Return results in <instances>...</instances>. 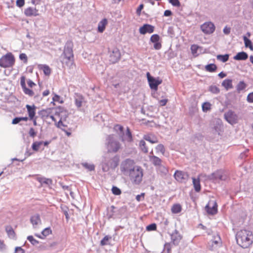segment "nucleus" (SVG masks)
<instances>
[{"instance_id":"obj_1","label":"nucleus","mask_w":253,"mask_h":253,"mask_svg":"<svg viewBox=\"0 0 253 253\" xmlns=\"http://www.w3.org/2000/svg\"><path fill=\"white\" fill-rule=\"evenodd\" d=\"M252 232L247 230L239 231L236 236L237 243L243 248L249 247L253 243Z\"/></svg>"},{"instance_id":"obj_2","label":"nucleus","mask_w":253,"mask_h":253,"mask_svg":"<svg viewBox=\"0 0 253 253\" xmlns=\"http://www.w3.org/2000/svg\"><path fill=\"white\" fill-rule=\"evenodd\" d=\"M133 184H139L142 181L143 169L141 167L137 166L127 174Z\"/></svg>"},{"instance_id":"obj_3","label":"nucleus","mask_w":253,"mask_h":253,"mask_svg":"<svg viewBox=\"0 0 253 253\" xmlns=\"http://www.w3.org/2000/svg\"><path fill=\"white\" fill-rule=\"evenodd\" d=\"M15 62L14 56L11 52H8L0 58V67L4 68H10Z\"/></svg>"},{"instance_id":"obj_4","label":"nucleus","mask_w":253,"mask_h":253,"mask_svg":"<svg viewBox=\"0 0 253 253\" xmlns=\"http://www.w3.org/2000/svg\"><path fill=\"white\" fill-rule=\"evenodd\" d=\"M107 140V149L108 152L116 153L121 148L120 143L114 140L113 135H109Z\"/></svg>"},{"instance_id":"obj_5","label":"nucleus","mask_w":253,"mask_h":253,"mask_svg":"<svg viewBox=\"0 0 253 253\" xmlns=\"http://www.w3.org/2000/svg\"><path fill=\"white\" fill-rule=\"evenodd\" d=\"M136 167L133 160L127 159L122 163L121 169L125 174L127 175Z\"/></svg>"},{"instance_id":"obj_6","label":"nucleus","mask_w":253,"mask_h":253,"mask_svg":"<svg viewBox=\"0 0 253 253\" xmlns=\"http://www.w3.org/2000/svg\"><path fill=\"white\" fill-rule=\"evenodd\" d=\"M120 161L119 157L115 156L111 159L107 163H105L102 165V169L104 171H107L110 169H114L119 165Z\"/></svg>"},{"instance_id":"obj_7","label":"nucleus","mask_w":253,"mask_h":253,"mask_svg":"<svg viewBox=\"0 0 253 253\" xmlns=\"http://www.w3.org/2000/svg\"><path fill=\"white\" fill-rule=\"evenodd\" d=\"M205 210L209 214L214 215L217 212V204L215 200H210L205 207Z\"/></svg>"},{"instance_id":"obj_8","label":"nucleus","mask_w":253,"mask_h":253,"mask_svg":"<svg viewBox=\"0 0 253 253\" xmlns=\"http://www.w3.org/2000/svg\"><path fill=\"white\" fill-rule=\"evenodd\" d=\"M146 75L150 87L152 89L157 90L158 89V85L162 83V80L155 79L153 77L151 76L149 72L147 73Z\"/></svg>"},{"instance_id":"obj_9","label":"nucleus","mask_w":253,"mask_h":253,"mask_svg":"<svg viewBox=\"0 0 253 253\" xmlns=\"http://www.w3.org/2000/svg\"><path fill=\"white\" fill-rule=\"evenodd\" d=\"M201 30L206 34H211L215 31V26L211 22L204 23L201 26Z\"/></svg>"},{"instance_id":"obj_10","label":"nucleus","mask_w":253,"mask_h":253,"mask_svg":"<svg viewBox=\"0 0 253 253\" xmlns=\"http://www.w3.org/2000/svg\"><path fill=\"white\" fill-rule=\"evenodd\" d=\"M175 179L181 183H185L189 178V175L187 173L180 170H176L174 174Z\"/></svg>"},{"instance_id":"obj_11","label":"nucleus","mask_w":253,"mask_h":253,"mask_svg":"<svg viewBox=\"0 0 253 253\" xmlns=\"http://www.w3.org/2000/svg\"><path fill=\"white\" fill-rule=\"evenodd\" d=\"M55 109L54 108H46L45 109H43L41 110L40 112V114L42 116V118L45 119L50 118L52 119L53 121L56 123L57 120L55 118V117L53 115L52 112Z\"/></svg>"},{"instance_id":"obj_12","label":"nucleus","mask_w":253,"mask_h":253,"mask_svg":"<svg viewBox=\"0 0 253 253\" xmlns=\"http://www.w3.org/2000/svg\"><path fill=\"white\" fill-rule=\"evenodd\" d=\"M26 78L25 76H21L20 78V84L22 88L24 93L29 95V96H33L34 95V91L26 87Z\"/></svg>"},{"instance_id":"obj_13","label":"nucleus","mask_w":253,"mask_h":253,"mask_svg":"<svg viewBox=\"0 0 253 253\" xmlns=\"http://www.w3.org/2000/svg\"><path fill=\"white\" fill-rule=\"evenodd\" d=\"M225 178L226 175L224 174V172L221 170L216 171L210 176V179L213 181L224 180Z\"/></svg>"},{"instance_id":"obj_14","label":"nucleus","mask_w":253,"mask_h":253,"mask_svg":"<svg viewBox=\"0 0 253 253\" xmlns=\"http://www.w3.org/2000/svg\"><path fill=\"white\" fill-rule=\"evenodd\" d=\"M154 26L150 24H145L140 27L139 31L142 35H145L146 33L151 34L154 31Z\"/></svg>"},{"instance_id":"obj_15","label":"nucleus","mask_w":253,"mask_h":253,"mask_svg":"<svg viewBox=\"0 0 253 253\" xmlns=\"http://www.w3.org/2000/svg\"><path fill=\"white\" fill-rule=\"evenodd\" d=\"M225 118L226 121L231 124L236 123L238 120L237 116L231 111L227 112L225 114Z\"/></svg>"},{"instance_id":"obj_16","label":"nucleus","mask_w":253,"mask_h":253,"mask_svg":"<svg viewBox=\"0 0 253 253\" xmlns=\"http://www.w3.org/2000/svg\"><path fill=\"white\" fill-rule=\"evenodd\" d=\"M121 58V52L118 48H115L113 50L110 55V61L112 63L117 62Z\"/></svg>"},{"instance_id":"obj_17","label":"nucleus","mask_w":253,"mask_h":253,"mask_svg":"<svg viewBox=\"0 0 253 253\" xmlns=\"http://www.w3.org/2000/svg\"><path fill=\"white\" fill-rule=\"evenodd\" d=\"M74 99L75 105L78 108L81 107L82 106L83 103L85 102L84 97L82 94L80 93H75Z\"/></svg>"},{"instance_id":"obj_18","label":"nucleus","mask_w":253,"mask_h":253,"mask_svg":"<svg viewBox=\"0 0 253 253\" xmlns=\"http://www.w3.org/2000/svg\"><path fill=\"white\" fill-rule=\"evenodd\" d=\"M182 238V236L177 231L172 233L171 235V242L174 245H178Z\"/></svg>"},{"instance_id":"obj_19","label":"nucleus","mask_w":253,"mask_h":253,"mask_svg":"<svg viewBox=\"0 0 253 253\" xmlns=\"http://www.w3.org/2000/svg\"><path fill=\"white\" fill-rule=\"evenodd\" d=\"M24 14L26 16H37L39 15L38 10L36 8L29 7L25 9Z\"/></svg>"},{"instance_id":"obj_20","label":"nucleus","mask_w":253,"mask_h":253,"mask_svg":"<svg viewBox=\"0 0 253 253\" xmlns=\"http://www.w3.org/2000/svg\"><path fill=\"white\" fill-rule=\"evenodd\" d=\"M26 107L27 109L29 119L33 120L34 118L36 117V106L34 105H33L32 106L30 105H26Z\"/></svg>"},{"instance_id":"obj_21","label":"nucleus","mask_w":253,"mask_h":253,"mask_svg":"<svg viewBox=\"0 0 253 253\" xmlns=\"http://www.w3.org/2000/svg\"><path fill=\"white\" fill-rule=\"evenodd\" d=\"M143 138L146 141H148L152 144L157 143L158 142V139L157 137L155 135L152 134L145 135L143 136Z\"/></svg>"},{"instance_id":"obj_22","label":"nucleus","mask_w":253,"mask_h":253,"mask_svg":"<svg viewBox=\"0 0 253 253\" xmlns=\"http://www.w3.org/2000/svg\"><path fill=\"white\" fill-rule=\"evenodd\" d=\"M31 222L34 227L41 223V220L39 214H36L32 216L30 219Z\"/></svg>"},{"instance_id":"obj_23","label":"nucleus","mask_w":253,"mask_h":253,"mask_svg":"<svg viewBox=\"0 0 253 253\" xmlns=\"http://www.w3.org/2000/svg\"><path fill=\"white\" fill-rule=\"evenodd\" d=\"M108 22L106 18L102 19L98 25V31L100 33H102L105 29L106 26L107 25Z\"/></svg>"},{"instance_id":"obj_24","label":"nucleus","mask_w":253,"mask_h":253,"mask_svg":"<svg viewBox=\"0 0 253 253\" xmlns=\"http://www.w3.org/2000/svg\"><path fill=\"white\" fill-rule=\"evenodd\" d=\"M248 57L247 53L245 52H240L238 53L234 57V59L236 60H245Z\"/></svg>"},{"instance_id":"obj_25","label":"nucleus","mask_w":253,"mask_h":253,"mask_svg":"<svg viewBox=\"0 0 253 253\" xmlns=\"http://www.w3.org/2000/svg\"><path fill=\"white\" fill-rule=\"evenodd\" d=\"M62 62L63 64L71 68L74 63V58H68L67 57L63 56Z\"/></svg>"},{"instance_id":"obj_26","label":"nucleus","mask_w":253,"mask_h":253,"mask_svg":"<svg viewBox=\"0 0 253 253\" xmlns=\"http://www.w3.org/2000/svg\"><path fill=\"white\" fill-rule=\"evenodd\" d=\"M222 85L228 90L229 89L233 88L232 81L230 79L224 80L222 83Z\"/></svg>"},{"instance_id":"obj_27","label":"nucleus","mask_w":253,"mask_h":253,"mask_svg":"<svg viewBox=\"0 0 253 253\" xmlns=\"http://www.w3.org/2000/svg\"><path fill=\"white\" fill-rule=\"evenodd\" d=\"M150 162L155 166H160L162 163V160L157 156H150L149 157Z\"/></svg>"},{"instance_id":"obj_28","label":"nucleus","mask_w":253,"mask_h":253,"mask_svg":"<svg viewBox=\"0 0 253 253\" xmlns=\"http://www.w3.org/2000/svg\"><path fill=\"white\" fill-rule=\"evenodd\" d=\"M63 56L67 57L68 58H74V54L72 49L69 47L65 48L63 52Z\"/></svg>"},{"instance_id":"obj_29","label":"nucleus","mask_w":253,"mask_h":253,"mask_svg":"<svg viewBox=\"0 0 253 253\" xmlns=\"http://www.w3.org/2000/svg\"><path fill=\"white\" fill-rule=\"evenodd\" d=\"M193 184L194 189L196 192H199L201 190V185L200 179L199 178H192Z\"/></svg>"},{"instance_id":"obj_30","label":"nucleus","mask_w":253,"mask_h":253,"mask_svg":"<svg viewBox=\"0 0 253 253\" xmlns=\"http://www.w3.org/2000/svg\"><path fill=\"white\" fill-rule=\"evenodd\" d=\"M39 68L43 71L46 76H49L51 74V70L47 65H41Z\"/></svg>"},{"instance_id":"obj_31","label":"nucleus","mask_w":253,"mask_h":253,"mask_svg":"<svg viewBox=\"0 0 253 253\" xmlns=\"http://www.w3.org/2000/svg\"><path fill=\"white\" fill-rule=\"evenodd\" d=\"M182 210L181 206L179 204H174L171 209V212L173 213H179Z\"/></svg>"},{"instance_id":"obj_32","label":"nucleus","mask_w":253,"mask_h":253,"mask_svg":"<svg viewBox=\"0 0 253 253\" xmlns=\"http://www.w3.org/2000/svg\"><path fill=\"white\" fill-rule=\"evenodd\" d=\"M139 146L140 149L143 153H148V149L147 147L146 146V144L144 140H141L140 141Z\"/></svg>"},{"instance_id":"obj_33","label":"nucleus","mask_w":253,"mask_h":253,"mask_svg":"<svg viewBox=\"0 0 253 253\" xmlns=\"http://www.w3.org/2000/svg\"><path fill=\"white\" fill-rule=\"evenodd\" d=\"M217 69V66L214 64H210L205 66V70L209 72H215Z\"/></svg>"},{"instance_id":"obj_34","label":"nucleus","mask_w":253,"mask_h":253,"mask_svg":"<svg viewBox=\"0 0 253 253\" xmlns=\"http://www.w3.org/2000/svg\"><path fill=\"white\" fill-rule=\"evenodd\" d=\"M42 141L34 142L32 145V149L35 151H39L41 146L42 144Z\"/></svg>"},{"instance_id":"obj_35","label":"nucleus","mask_w":253,"mask_h":253,"mask_svg":"<svg viewBox=\"0 0 253 253\" xmlns=\"http://www.w3.org/2000/svg\"><path fill=\"white\" fill-rule=\"evenodd\" d=\"M246 86V84L243 81H241L237 84L236 89L237 91L239 93L241 92V91L245 89Z\"/></svg>"},{"instance_id":"obj_36","label":"nucleus","mask_w":253,"mask_h":253,"mask_svg":"<svg viewBox=\"0 0 253 253\" xmlns=\"http://www.w3.org/2000/svg\"><path fill=\"white\" fill-rule=\"evenodd\" d=\"M112 237L110 236L106 235L105 236L103 239L100 242V245L102 246H104L107 245L109 244V241L111 240Z\"/></svg>"},{"instance_id":"obj_37","label":"nucleus","mask_w":253,"mask_h":253,"mask_svg":"<svg viewBox=\"0 0 253 253\" xmlns=\"http://www.w3.org/2000/svg\"><path fill=\"white\" fill-rule=\"evenodd\" d=\"M244 40L245 46L247 47H249L251 50H253V46L251 41L245 36L244 37Z\"/></svg>"},{"instance_id":"obj_38","label":"nucleus","mask_w":253,"mask_h":253,"mask_svg":"<svg viewBox=\"0 0 253 253\" xmlns=\"http://www.w3.org/2000/svg\"><path fill=\"white\" fill-rule=\"evenodd\" d=\"M221 243V239L218 235L214 236V239L212 241L211 245L213 247L214 245H218Z\"/></svg>"},{"instance_id":"obj_39","label":"nucleus","mask_w":253,"mask_h":253,"mask_svg":"<svg viewBox=\"0 0 253 253\" xmlns=\"http://www.w3.org/2000/svg\"><path fill=\"white\" fill-rule=\"evenodd\" d=\"M217 60H220L223 62H225L228 61L229 59V55L228 54L218 55L217 56Z\"/></svg>"},{"instance_id":"obj_40","label":"nucleus","mask_w":253,"mask_h":253,"mask_svg":"<svg viewBox=\"0 0 253 253\" xmlns=\"http://www.w3.org/2000/svg\"><path fill=\"white\" fill-rule=\"evenodd\" d=\"M202 109L204 112H207L211 109V104L209 102H205L202 105Z\"/></svg>"},{"instance_id":"obj_41","label":"nucleus","mask_w":253,"mask_h":253,"mask_svg":"<svg viewBox=\"0 0 253 253\" xmlns=\"http://www.w3.org/2000/svg\"><path fill=\"white\" fill-rule=\"evenodd\" d=\"M126 135V141H127L128 142H131L132 141V136L131 133L130 131V129L128 127H127Z\"/></svg>"},{"instance_id":"obj_42","label":"nucleus","mask_w":253,"mask_h":253,"mask_svg":"<svg viewBox=\"0 0 253 253\" xmlns=\"http://www.w3.org/2000/svg\"><path fill=\"white\" fill-rule=\"evenodd\" d=\"M156 149L157 153L160 152L163 155L165 154V148L163 144H159L156 147Z\"/></svg>"},{"instance_id":"obj_43","label":"nucleus","mask_w":253,"mask_h":253,"mask_svg":"<svg viewBox=\"0 0 253 253\" xmlns=\"http://www.w3.org/2000/svg\"><path fill=\"white\" fill-rule=\"evenodd\" d=\"M209 90L213 93L217 94L220 91L219 88L215 85H211L210 87Z\"/></svg>"},{"instance_id":"obj_44","label":"nucleus","mask_w":253,"mask_h":253,"mask_svg":"<svg viewBox=\"0 0 253 253\" xmlns=\"http://www.w3.org/2000/svg\"><path fill=\"white\" fill-rule=\"evenodd\" d=\"M6 231L9 236L14 237L15 233L12 228L11 226H7L6 227Z\"/></svg>"},{"instance_id":"obj_45","label":"nucleus","mask_w":253,"mask_h":253,"mask_svg":"<svg viewBox=\"0 0 253 253\" xmlns=\"http://www.w3.org/2000/svg\"><path fill=\"white\" fill-rule=\"evenodd\" d=\"M114 129L117 132L119 131L120 132V134H123L124 133V127L121 125H116L114 127Z\"/></svg>"},{"instance_id":"obj_46","label":"nucleus","mask_w":253,"mask_h":253,"mask_svg":"<svg viewBox=\"0 0 253 253\" xmlns=\"http://www.w3.org/2000/svg\"><path fill=\"white\" fill-rule=\"evenodd\" d=\"M160 41V36L157 34L153 35L150 38V41L153 42H157Z\"/></svg>"},{"instance_id":"obj_47","label":"nucleus","mask_w":253,"mask_h":253,"mask_svg":"<svg viewBox=\"0 0 253 253\" xmlns=\"http://www.w3.org/2000/svg\"><path fill=\"white\" fill-rule=\"evenodd\" d=\"M52 233V231L49 227H47L45 228L42 232V235L44 237H46L49 235L51 234Z\"/></svg>"},{"instance_id":"obj_48","label":"nucleus","mask_w":253,"mask_h":253,"mask_svg":"<svg viewBox=\"0 0 253 253\" xmlns=\"http://www.w3.org/2000/svg\"><path fill=\"white\" fill-rule=\"evenodd\" d=\"M56 126L58 128H61L62 130L63 129H65V127H67V126L63 123L61 118H60L59 121L56 124Z\"/></svg>"},{"instance_id":"obj_49","label":"nucleus","mask_w":253,"mask_h":253,"mask_svg":"<svg viewBox=\"0 0 253 253\" xmlns=\"http://www.w3.org/2000/svg\"><path fill=\"white\" fill-rule=\"evenodd\" d=\"M112 191L113 194L115 195H120L121 194V190L116 186H113L112 187Z\"/></svg>"},{"instance_id":"obj_50","label":"nucleus","mask_w":253,"mask_h":253,"mask_svg":"<svg viewBox=\"0 0 253 253\" xmlns=\"http://www.w3.org/2000/svg\"><path fill=\"white\" fill-rule=\"evenodd\" d=\"M157 229V226L155 223H152L146 227V229L147 231H154Z\"/></svg>"},{"instance_id":"obj_51","label":"nucleus","mask_w":253,"mask_h":253,"mask_svg":"<svg viewBox=\"0 0 253 253\" xmlns=\"http://www.w3.org/2000/svg\"><path fill=\"white\" fill-rule=\"evenodd\" d=\"M19 58L20 60L23 61L24 63H27L28 62V57L25 53H21L19 55Z\"/></svg>"},{"instance_id":"obj_52","label":"nucleus","mask_w":253,"mask_h":253,"mask_svg":"<svg viewBox=\"0 0 253 253\" xmlns=\"http://www.w3.org/2000/svg\"><path fill=\"white\" fill-rule=\"evenodd\" d=\"M52 100H53V103H54V102H59L60 103H63V101L61 100L60 96L57 94H54V95L53 96V97L52 98ZM53 104H54V103H53Z\"/></svg>"},{"instance_id":"obj_53","label":"nucleus","mask_w":253,"mask_h":253,"mask_svg":"<svg viewBox=\"0 0 253 253\" xmlns=\"http://www.w3.org/2000/svg\"><path fill=\"white\" fill-rule=\"evenodd\" d=\"M199 46L196 44H193L191 46V50L192 53L194 55L197 53Z\"/></svg>"},{"instance_id":"obj_54","label":"nucleus","mask_w":253,"mask_h":253,"mask_svg":"<svg viewBox=\"0 0 253 253\" xmlns=\"http://www.w3.org/2000/svg\"><path fill=\"white\" fill-rule=\"evenodd\" d=\"M84 167L88 169L89 171L94 170V166L93 165H90L87 163H84L83 164Z\"/></svg>"},{"instance_id":"obj_55","label":"nucleus","mask_w":253,"mask_h":253,"mask_svg":"<svg viewBox=\"0 0 253 253\" xmlns=\"http://www.w3.org/2000/svg\"><path fill=\"white\" fill-rule=\"evenodd\" d=\"M27 239L33 244L36 245L39 243V242L36 240L32 236H29Z\"/></svg>"},{"instance_id":"obj_56","label":"nucleus","mask_w":253,"mask_h":253,"mask_svg":"<svg viewBox=\"0 0 253 253\" xmlns=\"http://www.w3.org/2000/svg\"><path fill=\"white\" fill-rule=\"evenodd\" d=\"M169 2L173 6L179 7L180 3L178 0H169Z\"/></svg>"},{"instance_id":"obj_57","label":"nucleus","mask_w":253,"mask_h":253,"mask_svg":"<svg viewBox=\"0 0 253 253\" xmlns=\"http://www.w3.org/2000/svg\"><path fill=\"white\" fill-rule=\"evenodd\" d=\"M247 100L249 103H253V92L250 93L247 97Z\"/></svg>"},{"instance_id":"obj_58","label":"nucleus","mask_w":253,"mask_h":253,"mask_svg":"<svg viewBox=\"0 0 253 253\" xmlns=\"http://www.w3.org/2000/svg\"><path fill=\"white\" fill-rule=\"evenodd\" d=\"M16 3L17 6L21 7L25 4V0H17Z\"/></svg>"},{"instance_id":"obj_59","label":"nucleus","mask_w":253,"mask_h":253,"mask_svg":"<svg viewBox=\"0 0 253 253\" xmlns=\"http://www.w3.org/2000/svg\"><path fill=\"white\" fill-rule=\"evenodd\" d=\"M29 134L30 136L34 137L36 135V132L33 128H31L29 130Z\"/></svg>"},{"instance_id":"obj_60","label":"nucleus","mask_w":253,"mask_h":253,"mask_svg":"<svg viewBox=\"0 0 253 253\" xmlns=\"http://www.w3.org/2000/svg\"><path fill=\"white\" fill-rule=\"evenodd\" d=\"M154 48L155 49L159 50L162 47V44L159 42H154Z\"/></svg>"},{"instance_id":"obj_61","label":"nucleus","mask_w":253,"mask_h":253,"mask_svg":"<svg viewBox=\"0 0 253 253\" xmlns=\"http://www.w3.org/2000/svg\"><path fill=\"white\" fill-rule=\"evenodd\" d=\"M168 101V100L167 99H165L160 100L159 101V103L161 106H164L167 104Z\"/></svg>"},{"instance_id":"obj_62","label":"nucleus","mask_w":253,"mask_h":253,"mask_svg":"<svg viewBox=\"0 0 253 253\" xmlns=\"http://www.w3.org/2000/svg\"><path fill=\"white\" fill-rule=\"evenodd\" d=\"M73 129L72 128H69L68 129V130H66V129H63V131H64L65 132V133H66V134L68 136H70L71 135V134H72V131Z\"/></svg>"},{"instance_id":"obj_63","label":"nucleus","mask_w":253,"mask_h":253,"mask_svg":"<svg viewBox=\"0 0 253 253\" xmlns=\"http://www.w3.org/2000/svg\"><path fill=\"white\" fill-rule=\"evenodd\" d=\"M27 84H28V86L30 88H32L33 87L36 85V84L34 83L31 80H29L28 81H27Z\"/></svg>"},{"instance_id":"obj_64","label":"nucleus","mask_w":253,"mask_h":253,"mask_svg":"<svg viewBox=\"0 0 253 253\" xmlns=\"http://www.w3.org/2000/svg\"><path fill=\"white\" fill-rule=\"evenodd\" d=\"M21 121L20 117H16L13 119L12 124L13 125L17 124Z\"/></svg>"}]
</instances>
